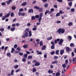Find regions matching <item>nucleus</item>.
<instances>
[{
	"label": "nucleus",
	"mask_w": 76,
	"mask_h": 76,
	"mask_svg": "<svg viewBox=\"0 0 76 76\" xmlns=\"http://www.w3.org/2000/svg\"><path fill=\"white\" fill-rule=\"evenodd\" d=\"M37 54V55H39V54H42V52H38Z\"/></svg>",
	"instance_id": "obj_60"
},
{
	"label": "nucleus",
	"mask_w": 76,
	"mask_h": 76,
	"mask_svg": "<svg viewBox=\"0 0 76 76\" xmlns=\"http://www.w3.org/2000/svg\"><path fill=\"white\" fill-rule=\"evenodd\" d=\"M12 8V10H15L16 9V7H13Z\"/></svg>",
	"instance_id": "obj_63"
},
{
	"label": "nucleus",
	"mask_w": 76,
	"mask_h": 76,
	"mask_svg": "<svg viewBox=\"0 0 76 76\" xmlns=\"http://www.w3.org/2000/svg\"><path fill=\"white\" fill-rule=\"evenodd\" d=\"M29 37H31V36H32V33L31 31H29Z\"/></svg>",
	"instance_id": "obj_19"
},
{
	"label": "nucleus",
	"mask_w": 76,
	"mask_h": 76,
	"mask_svg": "<svg viewBox=\"0 0 76 76\" xmlns=\"http://www.w3.org/2000/svg\"><path fill=\"white\" fill-rule=\"evenodd\" d=\"M69 5L70 7H71L72 6V2H70L69 4Z\"/></svg>",
	"instance_id": "obj_35"
},
{
	"label": "nucleus",
	"mask_w": 76,
	"mask_h": 76,
	"mask_svg": "<svg viewBox=\"0 0 76 76\" xmlns=\"http://www.w3.org/2000/svg\"><path fill=\"white\" fill-rule=\"evenodd\" d=\"M20 69H18L16 70L15 72L16 73H18V72H20Z\"/></svg>",
	"instance_id": "obj_50"
},
{
	"label": "nucleus",
	"mask_w": 76,
	"mask_h": 76,
	"mask_svg": "<svg viewBox=\"0 0 76 76\" xmlns=\"http://www.w3.org/2000/svg\"><path fill=\"white\" fill-rule=\"evenodd\" d=\"M24 35L22 36V37L24 38H25V37H28V33L27 32H26L24 33Z\"/></svg>",
	"instance_id": "obj_2"
},
{
	"label": "nucleus",
	"mask_w": 76,
	"mask_h": 76,
	"mask_svg": "<svg viewBox=\"0 0 76 76\" xmlns=\"http://www.w3.org/2000/svg\"><path fill=\"white\" fill-rule=\"evenodd\" d=\"M68 26H72L73 25V23L70 22L68 24Z\"/></svg>",
	"instance_id": "obj_11"
},
{
	"label": "nucleus",
	"mask_w": 76,
	"mask_h": 76,
	"mask_svg": "<svg viewBox=\"0 0 76 76\" xmlns=\"http://www.w3.org/2000/svg\"><path fill=\"white\" fill-rule=\"evenodd\" d=\"M66 64H63L62 65V67H63V68H64V69H65V68H66Z\"/></svg>",
	"instance_id": "obj_30"
},
{
	"label": "nucleus",
	"mask_w": 76,
	"mask_h": 76,
	"mask_svg": "<svg viewBox=\"0 0 76 76\" xmlns=\"http://www.w3.org/2000/svg\"><path fill=\"white\" fill-rule=\"evenodd\" d=\"M7 57H11V54L10 53H7Z\"/></svg>",
	"instance_id": "obj_6"
},
{
	"label": "nucleus",
	"mask_w": 76,
	"mask_h": 76,
	"mask_svg": "<svg viewBox=\"0 0 76 76\" xmlns=\"http://www.w3.org/2000/svg\"><path fill=\"white\" fill-rule=\"evenodd\" d=\"M52 37L51 36L50 37H49L47 38V40H48V41L51 40V39H52Z\"/></svg>",
	"instance_id": "obj_14"
},
{
	"label": "nucleus",
	"mask_w": 76,
	"mask_h": 76,
	"mask_svg": "<svg viewBox=\"0 0 76 76\" xmlns=\"http://www.w3.org/2000/svg\"><path fill=\"white\" fill-rule=\"evenodd\" d=\"M14 62H15V63H16V62H18V61H18V60H17V59H14Z\"/></svg>",
	"instance_id": "obj_52"
},
{
	"label": "nucleus",
	"mask_w": 76,
	"mask_h": 76,
	"mask_svg": "<svg viewBox=\"0 0 76 76\" xmlns=\"http://www.w3.org/2000/svg\"><path fill=\"white\" fill-rule=\"evenodd\" d=\"M23 47L24 48H27L28 47V45H25L23 46Z\"/></svg>",
	"instance_id": "obj_29"
},
{
	"label": "nucleus",
	"mask_w": 76,
	"mask_h": 76,
	"mask_svg": "<svg viewBox=\"0 0 76 76\" xmlns=\"http://www.w3.org/2000/svg\"><path fill=\"white\" fill-rule=\"evenodd\" d=\"M39 16L38 15H36L35 16V17L37 19H38V18H39Z\"/></svg>",
	"instance_id": "obj_42"
},
{
	"label": "nucleus",
	"mask_w": 76,
	"mask_h": 76,
	"mask_svg": "<svg viewBox=\"0 0 76 76\" xmlns=\"http://www.w3.org/2000/svg\"><path fill=\"white\" fill-rule=\"evenodd\" d=\"M70 47H75V45L73 43H71L70 44Z\"/></svg>",
	"instance_id": "obj_12"
},
{
	"label": "nucleus",
	"mask_w": 76,
	"mask_h": 76,
	"mask_svg": "<svg viewBox=\"0 0 76 76\" xmlns=\"http://www.w3.org/2000/svg\"><path fill=\"white\" fill-rule=\"evenodd\" d=\"M11 16H12V17H13V16H14V14L13 12H12L11 13Z\"/></svg>",
	"instance_id": "obj_43"
},
{
	"label": "nucleus",
	"mask_w": 76,
	"mask_h": 76,
	"mask_svg": "<svg viewBox=\"0 0 76 76\" xmlns=\"http://www.w3.org/2000/svg\"><path fill=\"white\" fill-rule=\"evenodd\" d=\"M33 12L34 11H33V10L32 9H30L28 10V13H33Z\"/></svg>",
	"instance_id": "obj_7"
},
{
	"label": "nucleus",
	"mask_w": 76,
	"mask_h": 76,
	"mask_svg": "<svg viewBox=\"0 0 76 76\" xmlns=\"http://www.w3.org/2000/svg\"><path fill=\"white\" fill-rule=\"evenodd\" d=\"M54 58L55 60H57V58H58V57L57 56H55Z\"/></svg>",
	"instance_id": "obj_59"
},
{
	"label": "nucleus",
	"mask_w": 76,
	"mask_h": 76,
	"mask_svg": "<svg viewBox=\"0 0 76 76\" xmlns=\"http://www.w3.org/2000/svg\"><path fill=\"white\" fill-rule=\"evenodd\" d=\"M13 72H14V70H12L11 72V75H14Z\"/></svg>",
	"instance_id": "obj_26"
},
{
	"label": "nucleus",
	"mask_w": 76,
	"mask_h": 76,
	"mask_svg": "<svg viewBox=\"0 0 76 76\" xmlns=\"http://www.w3.org/2000/svg\"><path fill=\"white\" fill-rule=\"evenodd\" d=\"M22 61H23V62H25V61H26V59H25V58H23L22 59Z\"/></svg>",
	"instance_id": "obj_62"
},
{
	"label": "nucleus",
	"mask_w": 76,
	"mask_h": 76,
	"mask_svg": "<svg viewBox=\"0 0 76 76\" xmlns=\"http://www.w3.org/2000/svg\"><path fill=\"white\" fill-rule=\"evenodd\" d=\"M42 19V18L41 17H39L38 19L39 22H41V20Z\"/></svg>",
	"instance_id": "obj_32"
},
{
	"label": "nucleus",
	"mask_w": 76,
	"mask_h": 76,
	"mask_svg": "<svg viewBox=\"0 0 76 76\" xmlns=\"http://www.w3.org/2000/svg\"><path fill=\"white\" fill-rule=\"evenodd\" d=\"M56 23H61V21H57L56 22Z\"/></svg>",
	"instance_id": "obj_47"
},
{
	"label": "nucleus",
	"mask_w": 76,
	"mask_h": 76,
	"mask_svg": "<svg viewBox=\"0 0 76 76\" xmlns=\"http://www.w3.org/2000/svg\"><path fill=\"white\" fill-rule=\"evenodd\" d=\"M23 8H21L19 10V12H23Z\"/></svg>",
	"instance_id": "obj_48"
},
{
	"label": "nucleus",
	"mask_w": 76,
	"mask_h": 76,
	"mask_svg": "<svg viewBox=\"0 0 76 76\" xmlns=\"http://www.w3.org/2000/svg\"><path fill=\"white\" fill-rule=\"evenodd\" d=\"M0 31H1V32H3L4 31V29L3 28H2L1 29H0Z\"/></svg>",
	"instance_id": "obj_27"
},
{
	"label": "nucleus",
	"mask_w": 76,
	"mask_h": 76,
	"mask_svg": "<svg viewBox=\"0 0 76 76\" xmlns=\"http://www.w3.org/2000/svg\"><path fill=\"white\" fill-rule=\"evenodd\" d=\"M18 67H19V65H16L14 66V68L15 69H18Z\"/></svg>",
	"instance_id": "obj_16"
},
{
	"label": "nucleus",
	"mask_w": 76,
	"mask_h": 76,
	"mask_svg": "<svg viewBox=\"0 0 76 76\" xmlns=\"http://www.w3.org/2000/svg\"><path fill=\"white\" fill-rule=\"evenodd\" d=\"M52 64H57L58 63V62L57 61H53L52 62Z\"/></svg>",
	"instance_id": "obj_20"
},
{
	"label": "nucleus",
	"mask_w": 76,
	"mask_h": 76,
	"mask_svg": "<svg viewBox=\"0 0 76 76\" xmlns=\"http://www.w3.org/2000/svg\"><path fill=\"white\" fill-rule=\"evenodd\" d=\"M63 42V40L62 39H61L60 40L59 42H58V44H59L60 45H62V43Z\"/></svg>",
	"instance_id": "obj_4"
},
{
	"label": "nucleus",
	"mask_w": 76,
	"mask_h": 76,
	"mask_svg": "<svg viewBox=\"0 0 76 76\" xmlns=\"http://www.w3.org/2000/svg\"><path fill=\"white\" fill-rule=\"evenodd\" d=\"M55 52H53L50 53V54H52V55L54 54H55Z\"/></svg>",
	"instance_id": "obj_58"
},
{
	"label": "nucleus",
	"mask_w": 76,
	"mask_h": 76,
	"mask_svg": "<svg viewBox=\"0 0 76 76\" xmlns=\"http://www.w3.org/2000/svg\"><path fill=\"white\" fill-rule=\"evenodd\" d=\"M18 14L19 16H21L22 15V13L21 12H18Z\"/></svg>",
	"instance_id": "obj_39"
},
{
	"label": "nucleus",
	"mask_w": 76,
	"mask_h": 76,
	"mask_svg": "<svg viewBox=\"0 0 76 76\" xmlns=\"http://www.w3.org/2000/svg\"><path fill=\"white\" fill-rule=\"evenodd\" d=\"M59 13H60V14H63V13H64V12H62V10H60Z\"/></svg>",
	"instance_id": "obj_37"
},
{
	"label": "nucleus",
	"mask_w": 76,
	"mask_h": 76,
	"mask_svg": "<svg viewBox=\"0 0 76 76\" xmlns=\"http://www.w3.org/2000/svg\"><path fill=\"white\" fill-rule=\"evenodd\" d=\"M50 10H51V12H54V9L53 8H52Z\"/></svg>",
	"instance_id": "obj_53"
},
{
	"label": "nucleus",
	"mask_w": 76,
	"mask_h": 76,
	"mask_svg": "<svg viewBox=\"0 0 76 76\" xmlns=\"http://www.w3.org/2000/svg\"><path fill=\"white\" fill-rule=\"evenodd\" d=\"M37 30V28L34 27L32 29V31H36Z\"/></svg>",
	"instance_id": "obj_56"
},
{
	"label": "nucleus",
	"mask_w": 76,
	"mask_h": 76,
	"mask_svg": "<svg viewBox=\"0 0 76 76\" xmlns=\"http://www.w3.org/2000/svg\"><path fill=\"white\" fill-rule=\"evenodd\" d=\"M48 72L49 73H53V71L51 70H49L48 71Z\"/></svg>",
	"instance_id": "obj_18"
},
{
	"label": "nucleus",
	"mask_w": 76,
	"mask_h": 76,
	"mask_svg": "<svg viewBox=\"0 0 76 76\" xmlns=\"http://www.w3.org/2000/svg\"><path fill=\"white\" fill-rule=\"evenodd\" d=\"M60 15V13H58L56 14V16H59Z\"/></svg>",
	"instance_id": "obj_45"
},
{
	"label": "nucleus",
	"mask_w": 76,
	"mask_h": 76,
	"mask_svg": "<svg viewBox=\"0 0 76 76\" xmlns=\"http://www.w3.org/2000/svg\"><path fill=\"white\" fill-rule=\"evenodd\" d=\"M48 4H46L45 5H44V7H48Z\"/></svg>",
	"instance_id": "obj_40"
},
{
	"label": "nucleus",
	"mask_w": 76,
	"mask_h": 76,
	"mask_svg": "<svg viewBox=\"0 0 76 76\" xmlns=\"http://www.w3.org/2000/svg\"><path fill=\"white\" fill-rule=\"evenodd\" d=\"M45 48H46V46L45 45H44L43 47L42 48V50H44L45 49Z\"/></svg>",
	"instance_id": "obj_22"
},
{
	"label": "nucleus",
	"mask_w": 76,
	"mask_h": 76,
	"mask_svg": "<svg viewBox=\"0 0 76 76\" xmlns=\"http://www.w3.org/2000/svg\"><path fill=\"white\" fill-rule=\"evenodd\" d=\"M26 4H27V3H26V2H24L22 4V6H26Z\"/></svg>",
	"instance_id": "obj_17"
},
{
	"label": "nucleus",
	"mask_w": 76,
	"mask_h": 76,
	"mask_svg": "<svg viewBox=\"0 0 76 76\" xmlns=\"http://www.w3.org/2000/svg\"><path fill=\"white\" fill-rule=\"evenodd\" d=\"M60 41L59 39H57L55 40V42L56 44H57V42H58Z\"/></svg>",
	"instance_id": "obj_10"
},
{
	"label": "nucleus",
	"mask_w": 76,
	"mask_h": 76,
	"mask_svg": "<svg viewBox=\"0 0 76 76\" xmlns=\"http://www.w3.org/2000/svg\"><path fill=\"white\" fill-rule=\"evenodd\" d=\"M66 50L67 51H70V48L69 47H66Z\"/></svg>",
	"instance_id": "obj_23"
},
{
	"label": "nucleus",
	"mask_w": 76,
	"mask_h": 76,
	"mask_svg": "<svg viewBox=\"0 0 76 76\" xmlns=\"http://www.w3.org/2000/svg\"><path fill=\"white\" fill-rule=\"evenodd\" d=\"M17 50H18V51H20V48L18 47L17 48Z\"/></svg>",
	"instance_id": "obj_61"
},
{
	"label": "nucleus",
	"mask_w": 76,
	"mask_h": 76,
	"mask_svg": "<svg viewBox=\"0 0 76 76\" xmlns=\"http://www.w3.org/2000/svg\"><path fill=\"white\" fill-rule=\"evenodd\" d=\"M39 65H40V63L38 62L37 61L35 64V65L36 66H39Z\"/></svg>",
	"instance_id": "obj_3"
},
{
	"label": "nucleus",
	"mask_w": 76,
	"mask_h": 76,
	"mask_svg": "<svg viewBox=\"0 0 76 76\" xmlns=\"http://www.w3.org/2000/svg\"><path fill=\"white\" fill-rule=\"evenodd\" d=\"M65 62L66 63L65 64H67V63H68V60H65Z\"/></svg>",
	"instance_id": "obj_51"
},
{
	"label": "nucleus",
	"mask_w": 76,
	"mask_h": 76,
	"mask_svg": "<svg viewBox=\"0 0 76 76\" xmlns=\"http://www.w3.org/2000/svg\"><path fill=\"white\" fill-rule=\"evenodd\" d=\"M56 76H60V73H59V72H57L56 75Z\"/></svg>",
	"instance_id": "obj_15"
},
{
	"label": "nucleus",
	"mask_w": 76,
	"mask_h": 76,
	"mask_svg": "<svg viewBox=\"0 0 76 76\" xmlns=\"http://www.w3.org/2000/svg\"><path fill=\"white\" fill-rule=\"evenodd\" d=\"M48 13H49V14H50V11H49V10H48L46 11L45 12V15H46Z\"/></svg>",
	"instance_id": "obj_8"
},
{
	"label": "nucleus",
	"mask_w": 76,
	"mask_h": 76,
	"mask_svg": "<svg viewBox=\"0 0 76 76\" xmlns=\"http://www.w3.org/2000/svg\"><path fill=\"white\" fill-rule=\"evenodd\" d=\"M10 16V13H8L7 14V15H6L5 16H6V18H7L9 17Z\"/></svg>",
	"instance_id": "obj_44"
},
{
	"label": "nucleus",
	"mask_w": 76,
	"mask_h": 76,
	"mask_svg": "<svg viewBox=\"0 0 76 76\" xmlns=\"http://www.w3.org/2000/svg\"><path fill=\"white\" fill-rule=\"evenodd\" d=\"M71 12H75V9H74V8L71 9Z\"/></svg>",
	"instance_id": "obj_55"
},
{
	"label": "nucleus",
	"mask_w": 76,
	"mask_h": 76,
	"mask_svg": "<svg viewBox=\"0 0 76 76\" xmlns=\"http://www.w3.org/2000/svg\"><path fill=\"white\" fill-rule=\"evenodd\" d=\"M59 52V50H57L56 51V54H57L58 55L59 53L58 52Z\"/></svg>",
	"instance_id": "obj_31"
},
{
	"label": "nucleus",
	"mask_w": 76,
	"mask_h": 76,
	"mask_svg": "<svg viewBox=\"0 0 76 76\" xmlns=\"http://www.w3.org/2000/svg\"><path fill=\"white\" fill-rule=\"evenodd\" d=\"M14 51H15V49H14V48H12V51H11L12 53H13V52H14Z\"/></svg>",
	"instance_id": "obj_28"
},
{
	"label": "nucleus",
	"mask_w": 76,
	"mask_h": 76,
	"mask_svg": "<svg viewBox=\"0 0 76 76\" xmlns=\"http://www.w3.org/2000/svg\"><path fill=\"white\" fill-rule=\"evenodd\" d=\"M34 9H37V10H39V9H40L39 7L37 6L34 7Z\"/></svg>",
	"instance_id": "obj_13"
},
{
	"label": "nucleus",
	"mask_w": 76,
	"mask_h": 76,
	"mask_svg": "<svg viewBox=\"0 0 76 76\" xmlns=\"http://www.w3.org/2000/svg\"><path fill=\"white\" fill-rule=\"evenodd\" d=\"M6 16H4L2 17V19L3 20H5V19H6Z\"/></svg>",
	"instance_id": "obj_24"
},
{
	"label": "nucleus",
	"mask_w": 76,
	"mask_h": 76,
	"mask_svg": "<svg viewBox=\"0 0 76 76\" xmlns=\"http://www.w3.org/2000/svg\"><path fill=\"white\" fill-rule=\"evenodd\" d=\"M29 30V28H27L25 29V31H27V32H28Z\"/></svg>",
	"instance_id": "obj_57"
},
{
	"label": "nucleus",
	"mask_w": 76,
	"mask_h": 76,
	"mask_svg": "<svg viewBox=\"0 0 76 76\" xmlns=\"http://www.w3.org/2000/svg\"><path fill=\"white\" fill-rule=\"evenodd\" d=\"M28 59H31L32 58V56H28Z\"/></svg>",
	"instance_id": "obj_25"
},
{
	"label": "nucleus",
	"mask_w": 76,
	"mask_h": 76,
	"mask_svg": "<svg viewBox=\"0 0 76 76\" xmlns=\"http://www.w3.org/2000/svg\"><path fill=\"white\" fill-rule=\"evenodd\" d=\"M26 52L27 54H31V52L29 51H27L26 50Z\"/></svg>",
	"instance_id": "obj_64"
},
{
	"label": "nucleus",
	"mask_w": 76,
	"mask_h": 76,
	"mask_svg": "<svg viewBox=\"0 0 76 76\" xmlns=\"http://www.w3.org/2000/svg\"><path fill=\"white\" fill-rule=\"evenodd\" d=\"M36 18L35 16H33L31 17V19L32 20H35Z\"/></svg>",
	"instance_id": "obj_21"
},
{
	"label": "nucleus",
	"mask_w": 76,
	"mask_h": 76,
	"mask_svg": "<svg viewBox=\"0 0 76 76\" xmlns=\"http://www.w3.org/2000/svg\"><path fill=\"white\" fill-rule=\"evenodd\" d=\"M14 48H16L18 47V45L17 44L15 45L14 46Z\"/></svg>",
	"instance_id": "obj_38"
},
{
	"label": "nucleus",
	"mask_w": 76,
	"mask_h": 76,
	"mask_svg": "<svg viewBox=\"0 0 76 76\" xmlns=\"http://www.w3.org/2000/svg\"><path fill=\"white\" fill-rule=\"evenodd\" d=\"M68 38L69 40H71L72 39V37L71 36H69L68 37Z\"/></svg>",
	"instance_id": "obj_49"
},
{
	"label": "nucleus",
	"mask_w": 76,
	"mask_h": 76,
	"mask_svg": "<svg viewBox=\"0 0 76 76\" xmlns=\"http://www.w3.org/2000/svg\"><path fill=\"white\" fill-rule=\"evenodd\" d=\"M24 57L26 58H27V57L28 56V54H26L25 55H24Z\"/></svg>",
	"instance_id": "obj_36"
},
{
	"label": "nucleus",
	"mask_w": 76,
	"mask_h": 76,
	"mask_svg": "<svg viewBox=\"0 0 76 76\" xmlns=\"http://www.w3.org/2000/svg\"><path fill=\"white\" fill-rule=\"evenodd\" d=\"M40 44V46H42L43 45V44L42 43V42H40L39 43Z\"/></svg>",
	"instance_id": "obj_33"
},
{
	"label": "nucleus",
	"mask_w": 76,
	"mask_h": 76,
	"mask_svg": "<svg viewBox=\"0 0 76 76\" xmlns=\"http://www.w3.org/2000/svg\"><path fill=\"white\" fill-rule=\"evenodd\" d=\"M64 52V50H60V54L61 55H62Z\"/></svg>",
	"instance_id": "obj_5"
},
{
	"label": "nucleus",
	"mask_w": 76,
	"mask_h": 76,
	"mask_svg": "<svg viewBox=\"0 0 76 76\" xmlns=\"http://www.w3.org/2000/svg\"><path fill=\"white\" fill-rule=\"evenodd\" d=\"M42 13H41L39 15V17L40 18H42Z\"/></svg>",
	"instance_id": "obj_54"
},
{
	"label": "nucleus",
	"mask_w": 76,
	"mask_h": 76,
	"mask_svg": "<svg viewBox=\"0 0 76 76\" xmlns=\"http://www.w3.org/2000/svg\"><path fill=\"white\" fill-rule=\"evenodd\" d=\"M51 48L52 49H54V45H53L51 46Z\"/></svg>",
	"instance_id": "obj_46"
},
{
	"label": "nucleus",
	"mask_w": 76,
	"mask_h": 76,
	"mask_svg": "<svg viewBox=\"0 0 76 76\" xmlns=\"http://www.w3.org/2000/svg\"><path fill=\"white\" fill-rule=\"evenodd\" d=\"M76 58H75L73 59L72 61H73V63H75V62H76Z\"/></svg>",
	"instance_id": "obj_34"
},
{
	"label": "nucleus",
	"mask_w": 76,
	"mask_h": 76,
	"mask_svg": "<svg viewBox=\"0 0 76 76\" xmlns=\"http://www.w3.org/2000/svg\"><path fill=\"white\" fill-rule=\"evenodd\" d=\"M37 71V69H36V68L35 67H34L33 68V73H35V72H36V71Z\"/></svg>",
	"instance_id": "obj_9"
},
{
	"label": "nucleus",
	"mask_w": 76,
	"mask_h": 76,
	"mask_svg": "<svg viewBox=\"0 0 76 76\" xmlns=\"http://www.w3.org/2000/svg\"><path fill=\"white\" fill-rule=\"evenodd\" d=\"M65 32V30L64 29H62L61 28H59L57 31V32L59 34H64Z\"/></svg>",
	"instance_id": "obj_1"
},
{
	"label": "nucleus",
	"mask_w": 76,
	"mask_h": 76,
	"mask_svg": "<svg viewBox=\"0 0 76 76\" xmlns=\"http://www.w3.org/2000/svg\"><path fill=\"white\" fill-rule=\"evenodd\" d=\"M15 28H12L11 29V31H15Z\"/></svg>",
	"instance_id": "obj_41"
}]
</instances>
